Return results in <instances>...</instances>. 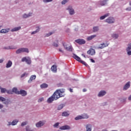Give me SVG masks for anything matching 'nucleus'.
I'll return each instance as SVG.
<instances>
[{"mask_svg": "<svg viewBox=\"0 0 131 131\" xmlns=\"http://www.w3.org/2000/svg\"><path fill=\"white\" fill-rule=\"evenodd\" d=\"M65 90L64 89H59L57 90L52 95L53 97L55 98V100H58L59 98H62V97H64L65 94Z\"/></svg>", "mask_w": 131, "mask_h": 131, "instance_id": "f257e3e1", "label": "nucleus"}, {"mask_svg": "<svg viewBox=\"0 0 131 131\" xmlns=\"http://www.w3.org/2000/svg\"><path fill=\"white\" fill-rule=\"evenodd\" d=\"M73 58H74V59H75V60H76V61H78V62H80V63H81V64H83V65L86 66V67H89V64H88V63H86V62H85L84 61L81 60L80 57H79L77 55L74 54L73 55Z\"/></svg>", "mask_w": 131, "mask_h": 131, "instance_id": "f03ea898", "label": "nucleus"}, {"mask_svg": "<svg viewBox=\"0 0 131 131\" xmlns=\"http://www.w3.org/2000/svg\"><path fill=\"white\" fill-rule=\"evenodd\" d=\"M21 53H29V50L28 48H22L16 51V54H21Z\"/></svg>", "mask_w": 131, "mask_h": 131, "instance_id": "7ed1b4c3", "label": "nucleus"}, {"mask_svg": "<svg viewBox=\"0 0 131 131\" xmlns=\"http://www.w3.org/2000/svg\"><path fill=\"white\" fill-rule=\"evenodd\" d=\"M63 46L64 47V49L68 51L69 52H72L73 51V48L72 46L69 45L67 43H63Z\"/></svg>", "mask_w": 131, "mask_h": 131, "instance_id": "20e7f679", "label": "nucleus"}, {"mask_svg": "<svg viewBox=\"0 0 131 131\" xmlns=\"http://www.w3.org/2000/svg\"><path fill=\"white\" fill-rule=\"evenodd\" d=\"M89 118V115L86 114H83L81 116H78L75 119V120H79V119H88Z\"/></svg>", "mask_w": 131, "mask_h": 131, "instance_id": "39448f33", "label": "nucleus"}, {"mask_svg": "<svg viewBox=\"0 0 131 131\" xmlns=\"http://www.w3.org/2000/svg\"><path fill=\"white\" fill-rule=\"evenodd\" d=\"M21 62H26V63L27 64H29V65H30V64H31V60L30 59V58L29 57H24L22 58L21 59Z\"/></svg>", "mask_w": 131, "mask_h": 131, "instance_id": "423d86ee", "label": "nucleus"}, {"mask_svg": "<svg viewBox=\"0 0 131 131\" xmlns=\"http://www.w3.org/2000/svg\"><path fill=\"white\" fill-rule=\"evenodd\" d=\"M115 21V20L113 17H110L105 20V22H106V23H108V24H112V23H114Z\"/></svg>", "mask_w": 131, "mask_h": 131, "instance_id": "0eeeda50", "label": "nucleus"}, {"mask_svg": "<svg viewBox=\"0 0 131 131\" xmlns=\"http://www.w3.org/2000/svg\"><path fill=\"white\" fill-rule=\"evenodd\" d=\"M0 101H2V102H4V104H5V105H8L9 103L11 102V101H10L9 99L6 100V98L1 96H0Z\"/></svg>", "mask_w": 131, "mask_h": 131, "instance_id": "6e6552de", "label": "nucleus"}, {"mask_svg": "<svg viewBox=\"0 0 131 131\" xmlns=\"http://www.w3.org/2000/svg\"><path fill=\"white\" fill-rule=\"evenodd\" d=\"M75 42H77L78 45H84L85 43V40L83 39H78L75 40Z\"/></svg>", "mask_w": 131, "mask_h": 131, "instance_id": "1a4fd4ad", "label": "nucleus"}, {"mask_svg": "<svg viewBox=\"0 0 131 131\" xmlns=\"http://www.w3.org/2000/svg\"><path fill=\"white\" fill-rule=\"evenodd\" d=\"M87 54L90 56H93V55L96 54V51H95V49H90L87 51Z\"/></svg>", "mask_w": 131, "mask_h": 131, "instance_id": "9d476101", "label": "nucleus"}, {"mask_svg": "<svg viewBox=\"0 0 131 131\" xmlns=\"http://www.w3.org/2000/svg\"><path fill=\"white\" fill-rule=\"evenodd\" d=\"M57 100L56 98L52 95L51 97H49L48 99L47 100L48 103H52L53 101Z\"/></svg>", "mask_w": 131, "mask_h": 131, "instance_id": "9b49d317", "label": "nucleus"}, {"mask_svg": "<svg viewBox=\"0 0 131 131\" xmlns=\"http://www.w3.org/2000/svg\"><path fill=\"white\" fill-rule=\"evenodd\" d=\"M19 95H21L23 97H25L27 95V92L25 90H20L18 92Z\"/></svg>", "mask_w": 131, "mask_h": 131, "instance_id": "f8f14e48", "label": "nucleus"}, {"mask_svg": "<svg viewBox=\"0 0 131 131\" xmlns=\"http://www.w3.org/2000/svg\"><path fill=\"white\" fill-rule=\"evenodd\" d=\"M108 46H109V44L103 43L100 44L98 48V49H104V48H106V47H108Z\"/></svg>", "mask_w": 131, "mask_h": 131, "instance_id": "ddd939ff", "label": "nucleus"}, {"mask_svg": "<svg viewBox=\"0 0 131 131\" xmlns=\"http://www.w3.org/2000/svg\"><path fill=\"white\" fill-rule=\"evenodd\" d=\"M130 81L126 83V84L124 86L123 91H126V90H127V89H128L129 86H130Z\"/></svg>", "mask_w": 131, "mask_h": 131, "instance_id": "4468645a", "label": "nucleus"}, {"mask_svg": "<svg viewBox=\"0 0 131 131\" xmlns=\"http://www.w3.org/2000/svg\"><path fill=\"white\" fill-rule=\"evenodd\" d=\"M36 78V76L35 75H32L30 78V79L28 80V82L29 83H31V82L32 81V80L35 79Z\"/></svg>", "mask_w": 131, "mask_h": 131, "instance_id": "2eb2a0df", "label": "nucleus"}, {"mask_svg": "<svg viewBox=\"0 0 131 131\" xmlns=\"http://www.w3.org/2000/svg\"><path fill=\"white\" fill-rule=\"evenodd\" d=\"M60 129H61V130H65V129H70V126H69V125H64V126H61L60 127Z\"/></svg>", "mask_w": 131, "mask_h": 131, "instance_id": "dca6fc26", "label": "nucleus"}, {"mask_svg": "<svg viewBox=\"0 0 131 131\" xmlns=\"http://www.w3.org/2000/svg\"><path fill=\"white\" fill-rule=\"evenodd\" d=\"M67 10H69L70 15H73L74 14V9H72L71 7H69Z\"/></svg>", "mask_w": 131, "mask_h": 131, "instance_id": "f3484780", "label": "nucleus"}, {"mask_svg": "<svg viewBox=\"0 0 131 131\" xmlns=\"http://www.w3.org/2000/svg\"><path fill=\"white\" fill-rule=\"evenodd\" d=\"M43 124H44L43 122H42V121H40L39 122L36 124V126L37 127H41V126H42Z\"/></svg>", "mask_w": 131, "mask_h": 131, "instance_id": "a211bd4d", "label": "nucleus"}, {"mask_svg": "<svg viewBox=\"0 0 131 131\" xmlns=\"http://www.w3.org/2000/svg\"><path fill=\"white\" fill-rule=\"evenodd\" d=\"M12 65H13V62H12V61L9 60L8 63L6 64V68H10L12 67Z\"/></svg>", "mask_w": 131, "mask_h": 131, "instance_id": "6ab92c4d", "label": "nucleus"}, {"mask_svg": "<svg viewBox=\"0 0 131 131\" xmlns=\"http://www.w3.org/2000/svg\"><path fill=\"white\" fill-rule=\"evenodd\" d=\"M86 131H92V125L91 124L86 125Z\"/></svg>", "mask_w": 131, "mask_h": 131, "instance_id": "aec40b11", "label": "nucleus"}, {"mask_svg": "<svg viewBox=\"0 0 131 131\" xmlns=\"http://www.w3.org/2000/svg\"><path fill=\"white\" fill-rule=\"evenodd\" d=\"M105 95H106V92L102 91L99 93L98 96V97H103V96H105Z\"/></svg>", "mask_w": 131, "mask_h": 131, "instance_id": "412c9836", "label": "nucleus"}, {"mask_svg": "<svg viewBox=\"0 0 131 131\" xmlns=\"http://www.w3.org/2000/svg\"><path fill=\"white\" fill-rule=\"evenodd\" d=\"M14 93V94H16V95H19V91L17 88H14L12 89V93Z\"/></svg>", "mask_w": 131, "mask_h": 131, "instance_id": "4be33fe9", "label": "nucleus"}, {"mask_svg": "<svg viewBox=\"0 0 131 131\" xmlns=\"http://www.w3.org/2000/svg\"><path fill=\"white\" fill-rule=\"evenodd\" d=\"M110 15V14L109 13H106L104 15L101 16L100 17V20H104V19H105V18H107V17H108V16Z\"/></svg>", "mask_w": 131, "mask_h": 131, "instance_id": "5701e85b", "label": "nucleus"}, {"mask_svg": "<svg viewBox=\"0 0 131 131\" xmlns=\"http://www.w3.org/2000/svg\"><path fill=\"white\" fill-rule=\"evenodd\" d=\"M96 36L97 35H93L90 36H89L87 37V40L88 41L92 40V39H93V38H95V37H96Z\"/></svg>", "mask_w": 131, "mask_h": 131, "instance_id": "b1692460", "label": "nucleus"}, {"mask_svg": "<svg viewBox=\"0 0 131 131\" xmlns=\"http://www.w3.org/2000/svg\"><path fill=\"white\" fill-rule=\"evenodd\" d=\"M20 29H21V27H17L12 29L11 31L14 32V31H18V30H20Z\"/></svg>", "mask_w": 131, "mask_h": 131, "instance_id": "393cba45", "label": "nucleus"}, {"mask_svg": "<svg viewBox=\"0 0 131 131\" xmlns=\"http://www.w3.org/2000/svg\"><path fill=\"white\" fill-rule=\"evenodd\" d=\"M51 70L52 71H53V72H57V67L56 66L53 65L51 67Z\"/></svg>", "mask_w": 131, "mask_h": 131, "instance_id": "a878e982", "label": "nucleus"}, {"mask_svg": "<svg viewBox=\"0 0 131 131\" xmlns=\"http://www.w3.org/2000/svg\"><path fill=\"white\" fill-rule=\"evenodd\" d=\"M48 86V85L47 83H43L40 85L41 89H47Z\"/></svg>", "mask_w": 131, "mask_h": 131, "instance_id": "bb28decb", "label": "nucleus"}, {"mask_svg": "<svg viewBox=\"0 0 131 131\" xmlns=\"http://www.w3.org/2000/svg\"><path fill=\"white\" fill-rule=\"evenodd\" d=\"M17 123H18V121L14 120L12 121L11 123H9V125H11V124H12V125H16V124H17Z\"/></svg>", "mask_w": 131, "mask_h": 131, "instance_id": "cd10ccee", "label": "nucleus"}, {"mask_svg": "<svg viewBox=\"0 0 131 131\" xmlns=\"http://www.w3.org/2000/svg\"><path fill=\"white\" fill-rule=\"evenodd\" d=\"M108 0H103L100 2L101 6H105L106 4H107V2H108Z\"/></svg>", "mask_w": 131, "mask_h": 131, "instance_id": "c85d7f7f", "label": "nucleus"}, {"mask_svg": "<svg viewBox=\"0 0 131 131\" xmlns=\"http://www.w3.org/2000/svg\"><path fill=\"white\" fill-rule=\"evenodd\" d=\"M9 32V30L7 29H2L0 31V33H7Z\"/></svg>", "mask_w": 131, "mask_h": 131, "instance_id": "c756f323", "label": "nucleus"}, {"mask_svg": "<svg viewBox=\"0 0 131 131\" xmlns=\"http://www.w3.org/2000/svg\"><path fill=\"white\" fill-rule=\"evenodd\" d=\"M31 15H32V13H30L28 14H25L23 15V17L24 18H28V17H30V16H31Z\"/></svg>", "mask_w": 131, "mask_h": 131, "instance_id": "7c9ffc66", "label": "nucleus"}, {"mask_svg": "<svg viewBox=\"0 0 131 131\" xmlns=\"http://www.w3.org/2000/svg\"><path fill=\"white\" fill-rule=\"evenodd\" d=\"M4 49L5 50H14L15 48L13 47V46H9L8 47H5Z\"/></svg>", "mask_w": 131, "mask_h": 131, "instance_id": "2f4dec72", "label": "nucleus"}, {"mask_svg": "<svg viewBox=\"0 0 131 131\" xmlns=\"http://www.w3.org/2000/svg\"><path fill=\"white\" fill-rule=\"evenodd\" d=\"M69 115V113H68L67 112H63L62 113V116L67 117Z\"/></svg>", "mask_w": 131, "mask_h": 131, "instance_id": "473e14b6", "label": "nucleus"}, {"mask_svg": "<svg viewBox=\"0 0 131 131\" xmlns=\"http://www.w3.org/2000/svg\"><path fill=\"white\" fill-rule=\"evenodd\" d=\"M98 30H99V27H93L94 32H97V31H98Z\"/></svg>", "mask_w": 131, "mask_h": 131, "instance_id": "72a5a7b5", "label": "nucleus"}, {"mask_svg": "<svg viewBox=\"0 0 131 131\" xmlns=\"http://www.w3.org/2000/svg\"><path fill=\"white\" fill-rule=\"evenodd\" d=\"M38 31H39V27H38V29L36 31L32 32L31 34H35V33H37Z\"/></svg>", "mask_w": 131, "mask_h": 131, "instance_id": "f704fd0d", "label": "nucleus"}, {"mask_svg": "<svg viewBox=\"0 0 131 131\" xmlns=\"http://www.w3.org/2000/svg\"><path fill=\"white\" fill-rule=\"evenodd\" d=\"M112 37H113V38H118V34H113L112 35Z\"/></svg>", "mask_w": 131, "mask_h": 131, "instance_id": "c9c22d12", "label": "nucleus"}, {"mask_svg": "<svg viewBox=\"0 0 131 131\" xmlns=\"http://www.w3.org/2000/svg\"><path fill=\"white\" fill-rule=\"evenodd\" d=\"M64 107V105L63 104H60L58 107V110H61V109H63Z\"/></svg>", "mask_w": 131, "mask_h": 131, "instance_id": "e433bc0d", "label": "nucleus"}, {"mask_svg": "<svg viewBox=\"0 0 131 131\" xmlns=\"http://www.w3.org/2000/svg\"><path fill=\"white\" fill-rule=\"evenodd\" d=\"M6 92H7V89H6L5 88L1 89V93H2V94H5V93H6Z\"/></svg>", "mask_w": 131, "mask_h": 131, "instance_id": "4c0bfd02", "label": "nucleus"}, {"mask_svg": "<svg viewBox=\"0 0 131 131\" xmlns=\"http://www.w3.org/2000/svg\"><path fill=\"white\" fill-rule=\"evenodd\" d=\"M26 131H33V130L31 129L29 126H27L26 128Z\"/></svg>", "mask_w": 131, "mask_h": 131, "instance_id": "58836bf2", "label": "nucleus"}, {"mask_svg": "<svg viewBox=\"0 0 131 131\" xmlns=\"http://www.w3.org/2000/svg\"><path fill=\"white\" fill-rule=\"evenodd\" d=\"M129 50H131V43L128 44V47L126 49V51H128Z\"/></svg>", "mask_w": 131, "mask_h": 131, "instance_id": "ea45409f", "label": "nucleus"}, {"mask_svg": "<svg viewBox=\"0 0 131 131\" xmlns=\"http://www.w3.org/2000/svg\"><path fill=\"white\" fill-rule=\"evenodd\" d=\"M59 122H57V123H56L54 125V127H58V126H59Z\"/></svg>", "mask_w": 131, "mask_h": 131, "instance_id": "a19ab883", "label": "nucleus"}, {"mask_svg": "<svg viewBox=\"0 0 131 131\" xmlns=\"http://www.w3.org/2000/svg\"><path fill=\"white\" fill-rule=\"evenodd\" d=\"M69 0H63L61 4L62 5H65V4L66 3H67V2H68Z\"/></svg>", "mask_w": 131, "mask_h": 131, "instance_id": "79ce46f5", "label": "nucleus"}, {"mask_svg": "<svg viewBox=\"0 0 131 131\" xmlns=\"http://www.w3.org/2000/svg\"><path fill=\"white\" fill-rule=\"evenodd\" d=\"M7 94H13L12 91L11 90H6Z\"/></svg>", "mask_w": 131, "mask_h": 131, "instance_id": "37998d69", "label": "nucleus"}, {"mask_svg": "<svg viewBox=\"0 0 131 131\" xmlns=\"http://www.w3.org/2000/svg\"><path fill=\"white\" fill-rule=\"evenodd\" d=\"M27 124V122H24L21 123V126H24V125H26Z\"/></svg>", "mask_w": 131, "mask_h": 131, "instance_id": "c03bdc74", "label": "nucleus"}, {"mask_svg": "<svg viewBox=\"0 0 131 131\" xmlns=\"http://www.w3.org/2000/svg\"><path fill=\"white\" fill-rule=\"evenodd\" d=\"M50 2H53V0H43L44 3H50Z\"/></svg>", "mask_w": 131, "mask_h": 131, "instance_id": "a18cd8bd", "label": "nucleus"}, {"mask_svg": "<svg viewBox=\"0 0 131 131\" xmlns=\"http://www.w3.org/2000/svg\"><path fill=\"white\" fill-rule=\"evenodd\" d=\"M43 101V97L40 98V99H38V102H42Z\"/></svg>", "mask_w": 131, "mask_h": 131, "instance_id": "49530a36", "label": "nucleus"}, {"mask_svg": "<svg viewBox=\"0 0 131 131\" xmlns=\"http://www.w3.org/2000/svg\"><path fill=\"white\" fill-rule=\"evenodd\" d=\"M27 75V74H26V73H24L23 74H22V75H21L20 77H21V78H23V77H24V76H25V75Z\"/></svg>", "mask_w": 131, "mask_h": 131, "instance_id": "de8ad7c7", "label": "nucleus"}, {"mask_svg": "<svg viewBox=\"0 0 131 131\" xmlns=\"http://www.w3.org/2000/svg\"><path fill=\"white\" fill-rule=\"evenodd\" d=\"M53 33V32H50V33L46 34V36H50V35H52Z\"/></svg>", "mask_w": 131, "mask_h": 131, "instance_id": "09e8293b", "label": "nucleus"}, {"mask_svg": "<svg viewBox=\"0 0 131 131\" xmlns=\"http://www.w3.org/2000/svg\"><path fill=\"white\" fill-rule=\"evenodd\" d=\"M126 11H131V7H128L125 9Z\"/></svg>", "mask_w": 131, "mask_h": 131, "instance_id": "8fccbe9b", "label": "nucleus"}, {"mask_svg": "<svg viewBox=\"0 0 131 131\" xmlns=\"http://www.w3.org/2000/svg\"><path fill=\"white\" fill-rule=\"evenodd\" d=\"M53 46H54V47H58V43H55V42H54V43H53Z\"/></svg>", "mask_w": 131, "mask_h": 131, "instance_id": "3c124183", "label": "nucleus"}, {"mask_svg": "<svg viewBox=\"0 0 131 131\" xmlns=\"http://www.w3.org/2000/svg\"><path fill=\"white\" fill-rule=\"evenodd\" d=\"M90 61L92 62V63H95V60H94L93 58L90 59Z\"/></svg>", "mask_w": 131, "mask_h": 131, "instance_id": "603ef678", "label": "nucleus"}, {"mask_svg": "<svg viewBox=\"0 0 131 131\" xmlns=\"http://www.w3.org/2000/svg\"><path fill=\"white\" fill-rule=\"evenodd\" d=\"M127 54H128V55H129V56H130V55H131V51H127Z\"/></svg>", "mask_w": 131, "mask_h": 131, "instance_id": "864d4df0", "label": "nucleus"}, {"mask_svg": "<svg viewBox=\"0 0 131 131\" xmlns=\"http://www.w3.org/2000/svg\"><path fill=\"white\" fill-rule=\"evenodd\" d=\"M4 62V59H0V63H3Z\"/></svg>", "mask_w": 131, "mask_h": 131, "instance_id": "5fc2aeb1", "label": "nucleus"}, {"mask_svg": "<svg viewBox=\"0 0 131 131\" xmlns=\"http://www.w3.org/2000/svg\"><path fill=\"white\" fill-rule=\"evenodd\" d=\"M3 107H4V105L0 104V109H2V108H3Z\"/></svg>", "mask_w": 131, "mask_h": 131, "instance_id": "6e6d98bb", "label": "nucleus"}, {"mask_svg": "<svg viewBox=\"0 0 131 131\" xmlns=\"http://www.w3.org/2000/svg\"><path fill=\"white\" fill-rule=\"evenodd\" d=\"M70 92L71 93H73V90H72V89H70Z\"/></svg>", "mask_w": 131, "mask_h": 131, "instance_id": "4d7b16f0", "label": "nucleus"}, {"mask_svg": "<svg viewBox=\"0 0 131 131\" xmlns=\"http://www.w3.org/2000/svg\"><path fill=\"white\" fill-rule=\"evenodd\" d=\"M59 52H61V53H64V52L61 49H59Z\"/></svg>", "mask_w": 131, "mask_h": 131, "instance_id": "13d9d810", "label": "nucleus"}, {"mask_svg": "<svg viewBox=\"0 0 131 131\" xmlns=\"http://www.w3.org/2000/svg\"><path fill=\"white\" fill-rule=\"evenodd\" d=\"M82 56L84 57V58H86V57H85V55H84V54H82Z\"/></svg>", "mask_w": 131, "mask_h": 131, "instance_id": "bf43d9fd", "label": "nucleus"}, {"mask_svg": "<svg viewBox=\"0 0 131 131\" xmlns=\"http://www.w3.org/2000/svg\"><path fill=\"white\" fill-rule=\"evenodd\" d=\"M128 100H129V101H131V95L129 97Z\"/></svg>", "mask_w": 131, "mask_h": 131, "instance_id": "052dcab7", "label": "nucleus"}, {"mask_svg": "<svg viewBox=\"0 0 131 131\" xmlns=\"http://www.w3.org/2000/svg\"><path fill=\"white\" fill-rule=\"evenodd\" d=\"M86 89H83V92H86Z\"/></svg>", "mask_w": 131, "mask_h": 131, "instance_id": "680f3d73", "label": "nucleus"}, {"mask_svg": "<svg viewBox=\"0 0 131 131\" xmlns=\"http://www.w3.org/2000/svg\"><path fill=\"white\" fill-rule=\"evenodd\" d=\"M129 6H131V2H129Z\"/></svg>", "mask_w": 131, "mask_h": 131, "instance_id": "e2e57ef3", "label": "nucleus"}, {"mask_svg": "<svg viewBox=\"0 0 131 131\" xmlns=\"http://www.w3.org/2000/svg\"><path fill=\"white\" fill-rule=\"evenodd\" d=\"M102 131H107V130H105V129H103V130H102Z\"/></svg>", "mask_w": 131, "mask_h": 131, "instance_id": "0e129e2a", "label": "nucleus"}, {"mask_svg": "<svg viewBox=\"0 0 131 131\" xmlns=\"http://www.w3.org/2000/svg\"><path fill=\"white\" fill-rule=\"evenodd\" d=\"M2 89H3V88H2V87L0 86V90H2Z\"/></svg>", "mask_w": 131, "mask_h": 131, "instance_id": "69168bd1", "label": "nucleus"}, {"mask_svg": "<svg viewBox=\"0 0 131 131\" xmlns=\"http://www.w3.org/2000/svg\"><path fill=\"white\" fill-rule=\"evenodd\" d=\"M1 27H2V26H0V28H1Z\"/></svg>", "mask_w": 131, "mask_h": 131, "instance_id": "338daca9", "label": "nucleus"}]
</instances>
